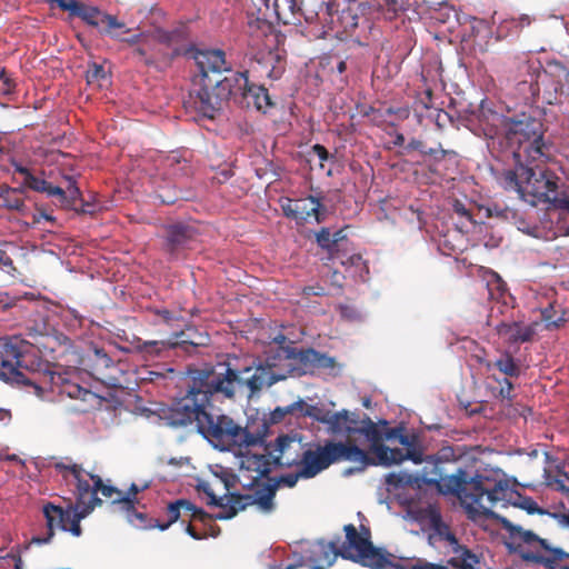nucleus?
Wrapping results in <instances>:
<instances>
[{"label":"nucleus","mask_w":569,"mask_h":569,"mask_svg":"<svg viewBox=\"0 0 569 569\" xmlns=\"http://www.w3.org/2000/svg\"><path fill=\"white\" fill-rule=\"evenodd\" d=\"M453 211L460 216L466 218L468 221L473 222L471 211L459 200H456L453 203Z\"/></svg>","instance_id":"obj_61"},{"label":"nucleus","mask_w":569,"mask_h":569,"mask_svg":"<svg viewBox=\"0 0 569 569\" xmlns=\"http://www.w3.org/2000/svg\"><path fill=\"white\" fill-rule=\"evenodd\" d=\"M551 312H552V307L546 308L545 310H542V312H541L542 319L546 322V326L548 329L559 328L565 322V319H563V317H558L557 319H553Z\"/></svg>","instance_id":"obj_52"},{"label":"nucleus","mask_w":569,"mask_h":569,"mask_svg":"<svg viewBox=\"0 0 569 569\" xmlns=\"http://www.w3.org/2000/svg\"><path fill=\"white\" fill-rule=\"evenodd\" d=\"M199 489L208 496V498H209L208 505L216 506V507L223 505L224 498L223 497H217L214 491L212 490L210 483L202 482L199 486Z\"/></svg>","instance_id":"obj_50"},{"label":"nucleus","mask_w":569,"mask_h":569,"mask_svg":"<svg viewBox=\"0 0 569 569\" xmlns=\"http://www.w3.org/2000/svg\"><path fill=\"white\" fill-rule=\"evenodd\" d=\"M511 221L521 232L538 238L540 237L541 229L538 224L527 221V219L517 211V217L511 218Z\"/></svg>","instance_id":"obj_45"},{"label":"nucleus","mask_w":569,"mask_h":569,"mask_svg":"<svg viewBox=\"0 0 569 569\" xmlns=\"http://www.w3.org/2000/svg\"><path fill=\"white\" fill-rule=\"evenodd\" d=\"M522 507L529 512V513H538V515H548L549 511L540 508L536 501H533L531 498L523 499Z\"/></svg>","instance_id":"obj_59"},{"label":"nucleus","mask_w":569,"mask_h":569,"mask_svg":"<svg viewBox=\"0 0 569 569\" xmlns=\"http://www.w3.org/2000/svg\"><path fill=\"white\" fill-rule=\"evenodd\" d=\"M507 529L513 541H519L515 551L527 563L543 566L546 569H555L565 558H569V553L560 548H552L546 539L540 538L531 530H526L517 525H509Z\"/></svg>","instance_id":"obj_11"},{"label":"nucleus","mask_w":569,"mask_h":569,"mask_svg":"<svg viewBox=\"0 0 569 569\" xmlns=\"http://www.w3.org/2000/svg\"><path fill=\"white\" fill-rule=\"evenodd\" d=\"M302 295H305L307 297H310V296L321 297V296L326 295V290L320 284L307 286L302 289Z\"/></svg>","instance_id":"obj_63"},{"label":"nucleus","mask_w":569,"mask_h":569,"mask_svg":"<svg viewBox=\"0 0 569 569\" xmlns=\"http://www.w3.org/2000/svg\"><path fill=\"white\" fill-rule=\"evenodd\" d=\"M555 209L563 210L558 222V229L563 236H569V207H556Z\"/></svg>","instance_id":"obj_56"},{"label":"nucleus","mask_w":569,"mask_h":569,"mask_svg":"<svg viewBox=\"0 0 569 569\" xmlns=\"http://www.w3.org/2000/svg\"><path fill=\"white\" fill-rule=\"evenodd\" d=\"M72 17L80 18L88 26L97 28L99 32L112 37H116L112 33L113 29H123L126 27L117 17L102 12L98 7L89 6L82 1Z\"/></svg>","instance_id":"obj_24"},{"label":"nucleus","mask_w":569,"mask_h":569,"mask_svg":"<svg viewBox=\"0 0 569 569\" xmlns=\"http://www.w3.org/2000/svg\"><path fill=\"white\" fill-rule=\"evenodd\" d=\"M260 73L271 80L279 79L284 71V61L273 51H267L257 60Z\"/></svg>","instance_id":"obj_30"},{"label":"nucleus","mask_w":569,"mask_h":569,"mask_svg":"<svg viewBox=\"0 0 569 569\" xmlns=\"http://www.w3.org/2000/svg\"><path fill=\"white\" fill-rule=\"evenodd\" d=\"M196 236L194 228L189 224L182 222L167 224L163 227L162 248L171 258H178Z\"/></svg>","instance_id":"obj_22"},{"label":"nucleus","mask_w":569,"mask_h":569,"mask_svg":"<svg viewBox=\"0 0 569 569\" xmlns=\"http://www.w3.org/2000/svg\"><path fill=\"white\" fill-rule=\"evenodd\" d=\"M183 502L178 501V499L173 502H170L166 508V515L168 517V521L161 523L158 521V528L163 531L167 530L172 523L177 522L179 519H182L181 506Z\"/></svg>","instance_id":"obj_44"},{"label":"nucleus","mask_w":569,"mask_h":569,"mask_svg":"<svg viewBox=\"0 0 569 569\" xmlns=\"http://www.w3.org/2000/svg\"><path fill=\"white\" fill-rule=\"evenodd\" d=\"M47 187H48V181H46L44 179L38 178L31 173V174H29V178L27 180H23V184L21 188L22 189L29 188L37 192H43L44 190H47L46 189Z\"/></svg>","instance_id":"obj_49"},{"label":"nucleus","mask_w":569,"mask_h":569,"mask_svg":"<svg viewBox=\"0 0 569 569\" xmlns=\"http://www.w3.org/2000/svg\"><path fill=\"white\" fill-rule=\"evenodd\" d=\"M331 457L329 450L316 453L309 452L305 457V466H300L297 472L280 476L277 480H271V483H278V487L282 485L293 488L300 478L311 479L328 469L332 465Z\"/></svg>","instance_id":"obj_17"},{"label":"nucleus","mask_w":569,"mask_h":569,"mask_svg":"<svg viewBox=\"0 0 569 569\" xmlns=\"http://www.w3.org/2000/svg\"><path fill=\"white\" fill-rule=\"evenodd\" d=\"M281 209L287 218L295 220L299 224L309 222L311 218L317 223L325 220L326 209L320 199L313 196L300 199L287 198L281 203Z\"/></svg>","instance_id":"obj_16"},{"label":"nucleus","mask_w":569,"mask_h":569,"mask_svg":"<svg viewBox=\"0 0 569 569\" xmlns=\"http://www.w3.org/2000/svg\"><path fill=\"white\" fill-rule=\"evenodd\" d=\"M530 23L531 18L528 14H520L519 17L503 19L497 28V36L499 39H503L509 36H518L523 28L529 27Z\"/></svg>","instance_id":"obj_34"},{"label":"nucleus","mask_w":569,"mask_h":569,"mask_svg":"<svg viewBox=\"0 0 569 569\" xmlns=\"http://www.w3.org/2000/svg\"><path fill=\"white\" fill-rule=\"evenodd\" d=\"M54 470L62 476L64 480L72 477L76 480L77 500L73 507H84L89 503L90 496L92 495V486L83 478L86 473L81 465L74 463L70 458H64L60 461L52 463Z\"/></svg>","instance_id":"obj_21"},{"label":"nucleus","mask_w":569,"mask_h":569,"mask_svg":"<svg viewBox=\"0 0 569 569\" xmlns=\"http://www.w3.org/2000/svg\"><path fill=\"white\" fill-rule=\"evenodd\" d=\"M327 419L328 422H325V425L327 426L328 433L332 436H343L347 438L345 442H351L356 445L351 440V437L355 436L357 425L360 422L358 413L342 409L337 412L330 411Z\"/></svg>","instance_id":"obj_27"},{"label":"nucleus","mask_w":569,"mask_h":569,"mask_svg":"<svg viewBox=\"0 0 569 569\" xmlns=\"http://www.w3.org/2000/svg\"><path fill=\"white\" fill-rule=\"evenodd\" d=\"M498 382L500 383L499 396L502 399L511 400L512 399L511 392L513 390L512 382L508 378H503L502 380H498Z\"/></svg>","instance_id":"obj_57"},{"label":"nucleus","mask_w":569,"mask_h":569,"mask_svg":"<svg viewBox=\"0 0 569 569\" xmlns=\"http://www.w3.org/2000/svg\"><path fill=\"white\" fill-rule=\"evenodd\" d=\"M49 3H56L61 10L69 12V16L72 17L77 9H79V4L81 1L78 0H46Z\"/></svg>","instance_id":"obj_51"},{"label":"nucleus","mask_w":569,"mask_h":569,"mask_svg":"<svg viewBox=\"0 0 569 569\" xmlns=\"http://www.w3.org/2000/svg\"><path fill=\"white\" fill-rule=\"evenodd\" d=\"M499 183L532 206L569 207V194L560 189V178L550 169L516 161L515 168L501 172Z\"/></svg>","instance_id":"obj_4"},{"label":"nucleus","mask_w":569,"mask_h":569,"mask_svg":"<svg viewBox=\"0 0 569 569\" xmlns=\"http://www.w3.org/2000/svg\"><path fill=\"white\" fill-rule=\"evenodd\" d=\"M87 476L93 482L92 495L90 496V498L93 496L98 497L97 493L101 492V495L103 497H106L108 499H112L113 503H118L121 507V501L118 500V499L123 498V492L121 490H119L118 488H116L113 486L104 485L102 479L98 475H92V473L87 472Z\"/></svg>","instance_id":"obj_38"},{"label":"nucleus","mask_w":569,"mask_h":569,"mask_svg":"<svg viewBox=\"0 0 569 569\" xmlns=\"http://www.w3.org/2000/svg\"><path fill=\"white\" fill-rule=\"evenodd\" d=\"M400 456L401 459L399 460L398 463L402 462L406 459L411 460L415 463L426 462V457H423L422 450L420 448H417L416 443L412 447L408 448L406 452H403L402 449H400Z\"/></svg>","instance_id":"obj_47"},{"label":"nucleus","mask_w":569,"mask_h":569,"mask_svg":"<svg viewBox=\"0 0 569 569\" xmlns=\"http://www.w3.org/2000/svg\"><path fill=\"white\" fill-rule=\"evenodd\" d=\"M121 510L126 515L129 523L138 529L158 528V520L149 518L146 512L138 511L133 500L130 498H121Z\"/></svg>","instance_id":"obj_29"},{"label":"nucleus","mask_w":569,"mask_h":569,"mask_svg":"<svg viewBox=\"0 0 569 569\" xmlns=\"http://www.w3.org/2000/svg\"><path fill=\"white\" fill-rule=\"evenodd\" d=\"M100 79H107V72L102 66L93 64L87 72V80L89 83L98 81Z\"/></svg>","instance_id":"obj_53"},{"label":"nucleus","mask_w":569,"mask_h":569,"mask_svg":"<svg viewBox=\"0 0 569 569\" xmlns=\"http://www.w3.org/2000/svg\"><path fill=\"white\" fill-rule=\"evenodd\" d=\"M486 216L488 218H497L505 221H511L517 217V211L499 203H492L486 207Z\"/></svg>","instance_id":"obj_43"},{"label":"nucleus","mask_w":569,"mask_h":569,"mask_svg":"<svg viewBox=\"0 0 569 569\" xmlns=\"http://www.w3.org/2000/svg\"><path fill=\"white\" fill-rule=\"evenodd\" d=\"M432 90L430 88H427L422 92L417 94L416 103L423 109H429L432 106Z\"/></svg>","instance_id":"obj_54"},{"label":"nucleus","mask_w":569,"mask_h":569,"mask_svg":"<svg viewBox=\"0 0 569 569\" xmlns=\"http://www.w3.org/2000/svg\"><path fill=\"white\" fill-rule=\"evenodd\" d=\"M23 360L26 362L21 363V377L13 379V382L33 387L38 397H43L46 392L50 391L84 402L93 399H107V397L98 396L72 381L70 373L60 371L58 365L43 360L32 343L31 350H28Z\"/></svg>","instance_id":"obj_5"},{"label":"nucleus","mask_w":569,"mask_h":569,"mask_svg":"<svg viewBox=\"0 0 569 569\" xmlns=\"http://www.w3.org/2000/svg\"><path fill=\"white\" fill-rule=\"evenodd\" d=\"M401 446L406 447V450L410 447H412L416 443V437L409 436L405 432V429L401 430V432L398 435V438L396 440Z\"/></svg>","instance_id":"obj_62"},{"label":"nucleus","mask_w":569,"mask_h":569,"mask_svg":"<svg viewBox=\"0 0 569 569\" xmlns=\"http://www.w3.org/2000/svg\"><path fill=\"white\" fill-rule=\"evenodd\" d=\"M266 450L267 457L260 456L257 458L258 466L256 470L261 476H267L271 471L272 465L288 468L305 466L307 453L323 452V450L330 451L332 465L340 461H350L360 465L359 470L376 465L367 451L351 442L326 440L323 445L318 443L313 448L306 449V443L297 435H280L273 442L267 445Z\"/></svg>","instance_id":"obj_3"},{"label":"nucleus","mask_w":569,"mask_h":569,"mask_svg":"<svg viewBox=\"0 0 569 569\" xmlns=\"http://www.w3.org/2000/svg\"><path fill=\"white\" fill-rule=\"evenodd\" d=\"M193 59L199 70V89L192 90L189 94L188 103L200 112V102L198 94L201 90L207 89L212 92L216 81L221 79H212L210 74H220L223 71L230 72L231 66L226 60L224 51L220 49L197 50Z\"/></svg>","instance_id":"obj_13"},{"label":"nucleus","mask_w":569,"mask_h":569,"mask_svg":"<svg viewBox=\"0 0 569 569\" xmlns=\"http://www.w3.org/2000/svg\"><path fill=\"white\" fill-rule=\"evenodd\" d=\"M512 67L519 71L520 90L529 89L530 99L533 103L560 104L563 98L568 97L566 82L553 78L543 70L539 62L530 61L527 56L516 57Z\"/></svg>","instance_id":"obj_8"},{"label":"nucleus","mask_w":569,"mask_h":569,"mask_svg":"<svg viewBox=\"0 0 569 569\" xmlns=\"http://www.w3.org/2000/svg\"><path fill=\"white\" fill-rule=\"evenodd\" d=\"M355 435H362L370 441L371 451L375 453L378 463L390 466L398 463L401 459L399 448H389L383 445L382 431L369 417H367L361 425L360 422L357 425Z\"/></svg>","instance_id":"obj_19"},{"label":"nucleus","mask_w":569,"mask_h":569,"mask_svg":"<svg viewBox=\"0 0 569 569\" xmlns=\"http://www.w3.org/2000/svg\"><path fill=\"white\" fill-rule=\"evenodd\" d=\"M317 243L326 249L332 258H335V240H332L329 228H321L316 234Z\"/></svg>","instance_id":"obj_46"},{"label":"nucleus","mask_w":569,"mask_h":569,"mask_svg":"<svg viewBox=\"0 0 569 569\" xmlns=\"http://www.w3.org/2000/svg\"><path fill=\"white\" fill-rule=\"evenodd\" d=\"M376 11L386 20H393L403 12L402 0H375Z\"/></svg>","instance_id":"obj_40"},{"label":"nucleus","mask_w":569,"mask_h":569,"mask_svg":"<svg viewBox=\"0 0 569 569\" xmlns=\"http://www.w3.org/2000/svg\"><path fill=\"white\" fill-rule=\"evenodd\" d=\"M22 188H12L7 184L0 186V198L3 201V207L10 210H22L24 207V201L20 198V193H22Z\"/></svg>","instance_id":"obj_39"},{"label":"nucleus","mask_w":569,"mask_h":569,"mask_svg":"<svg viewBox=\"0 0 569 569\" xmlns=\"http://www.w3.org/2000/svg\"><path fill=\"white\" fill-rule=\"evenodd\" d=\"M223 505L219 506L223 509V512L216 516L217 519H231L239 511L244 510L248 506H252L251 495L231 493L230 496L223 497Z\"/></svg>","instance_id":"obj_31"},{"label":"nucleus","mask_w":569,"mask_h":569,"mask_svg":"<svg viewBox=\"0 0 569 569\" xmlns=\"http://www.w3.org/2000/svg\"><path fill=\"white\" fill-rule=\"evenodd\" d=\"M164 166L173 176H184L190 172L189 161L179 152H171L164 159Z\"/></svg>","instance_id":"obj_42"},{"label":"nucleus","mask_w":569,"mask_h":569,"mask_svg":"<svg viewBox=\"0 0 569 569\" xmlns=\"http://www.w3.org/2000/svg\"><path fill=\"white\" fill-rule=\"evenodd\" d=\"M102 500L99 497H91L89 503L84 507H73L69 505L67 509L48 502L43 506L42 512L47 520V535L44 537H33L31 542L37 545L49 543L54 536V528L71 532L74 537H80L82 529L80 522L90 515L97 506H101Z\"/></svg>","instance_id":"obj_10"},{"label":"nucleus","mask_w":569,"mask_h":569,"mask_svg":"<svg viewBox=\"0 0 569 569\" xmlns=\"http://www.w3.org/2000/svg\"><path fill=\"white\" fill-rule=\"evenodd\" d=\"M491 312H493V310ZM492 317L493 315L490 313L488 319V326H492L497 335L503 338L507 343L518 345L532 341L537 331L536 327L538 323L522 325L517 321H499L497 323H493Z\"/></svg>","instance_id":"obj_25"},{"label":"nucleus","mask_w":569,"mask_h":569,"mask_svg":"<svg viewBox=\"0 0 569 569\" xmlns=\"http://www.w3.org/2000/svg\"><path fill=\"white\" fill-rule=\"evenodd\" d=\"M132 54L146 67L153 68L158 71L166 70L172 63L164 46L158 41V32L156 29L150 31L144 42L138 49H134Z\"/></svg>","instance_id":"obj_20"},{"label":"nucleus","mask_w":569,"mask_h":569,"mask_svg":"<svg viewBox=\"0 0 569 569\" xmlns=\"http://www.w3.org/2000/svg\"><path fill=\"white\" fill-rule=\"evenodd\" d=\"M346 542L338 552L342 558L350 559L372 569H420L422 565L407 568L391 560L392 555L381 548H377L370 541V530L361 527L358 532L352 523L346 525Z\"/></svg>","instance_id":"obj_9"},{"label":"nucleus","mask_w":569,"mask_h":569,"mask_svg":"<svg viewBox=\"0 0 569 569\" xmlns=\"http://www.w3.org/2000/svg\"><path fill=\"white\" fill-rule=\"evenodd\" d=\"M279 413L280 418L284 417L286 415H295L299 413V416L308 417L313 419L317 422L323 423L328 422V416L330 413V410L320 408L316 405H308L303 400H298L289 406H287L283 410L278 408L274 410L273 416L276 417Z\"/></svg>","instance_id":"obj_28"},{"label":"nucleus","mask_w":569,"mask_h":569,"mask_svg":"<svg viewBox=\"0 0 569 569\" xmlns=\"http://www.w3.org/2000/svg\"><path fill=\"white\" fill-rule=\"evenodd\" d=\"M0 270L6 271L7 273H11L16 270L13 266V261L10 256L0 249Z\"/></svg>","instance_id":"obj_60"},{"label":"nucleus","mask_w":569,"mask_h":569,"mask_svg":"<svg viewBox=\"0 0 569 569\" xmlns=\"http://www.w3.org/2000/svg\"><path fill=\"white\" fill-rule=\"evenodd\" d=\"M152 312L158 317L160 322L173 329V338L177 339L184 335L182 330V323L184 322V319L180 312L171 311L168 309H154Z\"/></svg>","instance_id":"obj_37"},{"label":"nucleus","mask_w":569,"mask_h":569,"mask_svg":"<svg viewBox=\"0 0 569 569\" xmlns=\"http://www.w3.org/2000/svg\"><path fill=\"white\" fill-rule=\"evenodd\" d=\"M455 460V450L452 447H443L437 453L426 457V466L422 470L421 481L428 486H435L443 495H453L456 492L445 491L443 485L451 475H446L442 465Z\"/></svg>","instance_id":"obj_18"},{"label":"nucleus","mask_w":569,"mask_h":569,"mask_svg":"<svg viewBox=\"0 0 569 569\" xmlns=\"http://www.w3.org/2000/svg\"><path fill=\"white\" fill-rule=\"evenodd\" d=\"M387 116H395L399 120H406L410 116V109L408 107H389L386 109Z\"/></svg>","instance_id":"obj_58"},{"label":"nucleus","mask_w":569,"mask_h":569,"mask_svg":"<svg viewBox=\"0 0 569 569\" xmlns=\"http://www.w3.org/2000/svg\"><path fill=\"white\" fill-rule=\"evenodd\" d=\"M179 346L178 341L171 340H149L141 341L139 339L137 350L144 356L159 357L162 352L174 349Z\"/></svg>","instance_id":"obj_36"},{"label":"nucleus","mask_w":569,"mask_h":569,"mask_svg":"<svg viewBox=\"0 0 569 569\" xmlns=\"http://www.w3.org/2000/svg\"><path fill=\"white\" fill-rule=\"evenodd\" d=\"M479 127L491 148L512 153L516 161L549 160L551 146L545 141L541 118L528 112L511 117L481 108Z\"/></svg>","instance_id":"obj_2"},{"label":"nucleus","mask_w":569,"mask_h":569,"mask_svg":"<svg viewBox=\"0 0 569 569\" xmlns=\"http://www.w3.org/2000/svg\"><path fill=\"white\" fill-rule=\"evenodd\" d=\"M31 343L19 337L0 338V379L13 382L21 377V363Z\"/></svg>","instance_id":"obj_14"},{"label":"nucleus","mask_w":569,"mask_h":569,"mask_svg":"<svg viewBox=\"0 0 569 569\" xmlns=\"http://www.w3.org/2000/svg\"><path fill=\"white\" fill-rule=\"evenodd\" d=\"M278 489V483H271L269 479L268 483L259 486L252 496V505H257L258 508L263 512H270L274 509L273 499Z\"/></svg>","instance_id":"obj_33"},{"label":"nucleus","mask_w":569,"mask_h":569,"mask_svg":"<svg viewBox=\"0 0 569 569\" xmlns=\"http://www.w3.org/2000/svg\"><path fill=\"white\" fill-rule=\"evenodd\" d=\"M276 16L283 24H296L301 17V8L298 0H274Z\"/></svg>","instance_id":"obj_32"},{"label":"nucleus","mask_w":569,"mask_h":569,"mask_svg":"<svg viewBox=\"0 0 569 569\" xmlns=\"http://www.w3.org/2000/svg\"><path fill=\"white\" fill-rule=\"evenodd\" d=\"M491 367L497 368L502 375L506 376L505 378H518L521 373L519 363L508 351L502 352L493 363H487L488 369Z\"/></svg>","instance_id":"obj_35"},{"label":"nucleus","mask_w":569,"mask_h":569,"mask_svg":"<svg viewBox=\"0 0 569 569\" xmlns=\"http://www.w3.org/2000/svg\"><path fill=\"white\" fill-rule=\"evenodd\" d=\"M426 156H429L432 159L429 170L431 172H438L442 161L456 162L458 153L455 150L442 149L441 144H439V148H428Z\"/></svg>","instance_id":"obj_41"},{"label":"nucleus","mask_w":569,"mask_h":569,"mask_svg":"<svg viewBox=\"0 0 569 569\" xmlns=\"http://www.w3.org/2000/svg\"><path fill=\"white\" fill-rule=\"evenodd\" d=\"M156 30L158 32V41L164 46L171 62L193 49L187 26L181 24L171 30L162 28H157Z\"/></svg>","instance_id":"obj_23"},{"label":"nucleus","mask_w":569,"mask_h":569,"mask_svg":"<svg viewBox=\"0 0 569 569\" xmlns=\"http://www.w3.org/2000/svg\"><path fill=\"white\" fill-rule=\"evenodd\" d=\"M89 360L91 376L110 390L108 396L112 397L111 391L122 389L121 379L118 377L121 370L103 348L96 347Z\"/></svg>","instance_id":"obj_15"},{"label":"nucleus","mask_w":569,"mask_h":569,"mask_svg":"<svg viewBox=\"0 0 569 569\" xmlns=\"http://www.w3.org/2000/svg\"><path fill=\"white\" fill-rule=\"evenodd\" d=\"M150 31L147 32H140L137 34L131 36L130 38H121L120 41L127 42L130 47H132V51L134 49H138L147 39Z\"/></svg>","instance_id":"obj_55"},{"label":"nucleus","mask_w":569,"mask_h":569,"mask_svg":"<svg viewBox=\"0 0 569 569\" xmlns=\"http://www.w3.org/2000/svg\"><path fill=\"white\" fill-rule=\"evenodd\" d=\"M277 380L271 367L253 360L190 370L186 395L171 405L164 418L173 427L194 425L204 439L222 450L254 447L262 442L263 435L241 427L217 411L213 403L231 400L243 389L251 397Z\"/></svg>","instance_id":"obj_1"},{"label":"nucleus","mask_w":569,"mask_h":569,"mask_svg":"<svg viewBox=\"0 0 569 569\" xmlns=\"http://www.w3.org/2000/svg\"><path fill=\"white\" fill-rule=\"evenodd\" d=\"M288 358L296 360L303 372H313L317 369L333 371L337 368V361L327 353H321L312 348L297 349L291 348L288 351Z\"/></svg>","instance_id":"obj_26"},{"label":"nucleus","mask_w":569,"mask_h":569,"mask_svg":"<svg viewBox=\"0 0 569 569\" xmlns=\"http://www.w3.org/2000/svg\"><path fill=\"white\" fill-rule=\"evenodd\" d=\"M549 516L558 521L565 528H569V510L565 512H550Z\"/></svg>","instance_id":"obj_64"},{"label":"nucleus","mask_w":569,"mask_h":569,"mask_svg":"<svg viewBox=\"0 0 569 569\" xmlns=\"http://www.w3.org/2000/svg\"><path fill=\"white\" fill-rule=\"evenodd\" d=\"M386 482L389 486L398 488L412 485L413 478L411 475L408 473H389L386 478Z\"/></svg>","instance_id":"obj_48"},{"label":"nucleus","mask_w":569,"mask_h":569,"mask_svg":"<svg viewBox=\"0 0 569 569\" xmlns=\"http://www.w3.org/2000/svg\"><path fill=\"white\" fill-rule=\"evenodd\" d=\"M200 113L212 119L230 98L243 108H253L263 113L273 106L263 86L251 83L247 71H236L216 81L212 92L203 89L198 94Z\"/></svg>","instance_id":"obj_6"},{"label":"nucleus","mask_w":569,"mask_h":569,"mask_svg":"<svg viewBox=\"0 0 569 569\" xmlns=\"http://www.w3.org/2000/svg\"><path fill=\"white\" fill-rule=\"evenodd\" d=\"M445 491L456 492L469 512L487 513L498 502L507 500L509 486L503 481H495L480 475L470 476L459 468L446 480Z\"/></svg>","instance_id":"obj_7"},{"label":"nucleus","mask_w":569,"mask_h":569,"mask_svg":"<svg viewBox=\"0 0 569 569\" xmlns=\"http://www.w3.org/2000/svg\"><path fill=\"white\" fill-rule=\"evenodd\" d=\"M331 31L355 36L360 24H369L363 16L359 14V7L347 0H328L323 2L318 13Z\"/></svg>","instance_id":"obj_12"}]
</instances>
